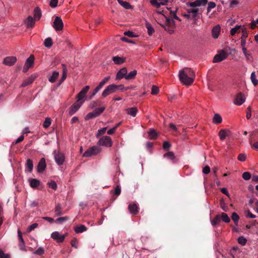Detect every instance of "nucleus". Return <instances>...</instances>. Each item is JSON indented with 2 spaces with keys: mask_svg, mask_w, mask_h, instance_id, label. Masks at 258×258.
<instances>
[{
  "mask_svg": "<svg viewBox=\"0 0 258 258\" xmlns=\"http://www.w3.org/2000/svg\"><path fill=\"white\" fill-rule=\"evenodd\" d=\"M179 77L180 81L183 84L186 85H190L194 82L195 74L191 70L185 68L179 72Z\"/></svg>",
  "mask_w": 258,
  "mask_h": 258,
  "instance_id": "nucleus-1",
  "label": "nucleus"
},
{
  "mask_svg": "<svg viewBox=\"0 0 258 258\" xmlns=\"http://www.w3.org/2000/svg\"><path fill=\"white\" fill-rule=\"evenodd\" d=\"M162 17L165 19V24H160V25L164 28L165 30L170 34H172L174 32V29L175 26V22L174 20L167 18L165 15H162Z\"/></svg>",
  "mask_w": 258,
  "mask_h": 258,
  "instance_id": "nucleus-2",
  "label": "nucleus"
},
{
  "mask_svg": "<svg viewBox=\"0 0 258 258\" xmlns=\"http://www.w3.org/2000/svg\"><path fill=\"white\" fill-rule=\"evenodd\" d=\"M101 150L97 146H93L86 150L83 155V157H89L97 155L100 153Z\"/></svg>",
  "mask_w": 258,
  "mask_h": 258,
  "instance_id": "nucleus-3",
  "label": "nucleus"
},
{
  "mask_svg": "<svg viewBox=\"0 0 258 258\" xmlns=\"http://www.w3.org/2000/svg\"><path fill=\"white\" fill-rule=\"evenodd\" d=\"M97 144L99 146L110 147L112 145V141L110 137L103 136L100 138Z\"/></svg>",
  "mask_w": 258,
  "mask_h": 258,
  "instance_id": "nucleus-4",
  "label": "nucleus"
},
{
  "mask_svg": "<svg viewBox=\"0 0 258 258\" xmlns=\"http://www.w3.org/2000/svg\"><path fill=\"white\" fill-rule=\"evenodd\" d=\"M54 159L56 163L58 165H61L63 164L65 160L64 155L62 153L57 152L56 151L53 152Z\"/></svg>",
  "mask_w": 258,
  "mask_h": 258,
  "instance_id": "nucleus-5",
  "label": "nucleus"
},
{
  "mask_svg": "<svg viewBox=\"0 0 258 258\" xmlns=\"http://www.w3.org/2000/svg\"><path fill=\"white\" fill-rule=\"evenodd\" d=\"M114 87V84H111L107 86L102 93V97H106L109 95L116 92Z\"/></svg>",
  "mask_w": 258,
  "mask_h": 258,
  "instance_id": "nucleus-6",
  "label": "nucleus"
},
{
  "mask_svg": "<svg viewBox=\"0 0 258 258\" xmlns=\"http://www.w3.org/2000/svg\"><path fill=\"white\" fill-rule=\"evenodd\" d=\"M53 27L56 31H60L62 30L63 27V22L61 19L56 16L54 19Z\"/></svg>",
  "mask_w": 258,
  "mask_h": 258,
  "instance_id": "nucleus-7",
  "label": "nucleus"
},
{
  "mask_svg": "<svg viewBox=\"0 0 258 258\" xmlns=\"http://www.w3.org/2000/svg\"><path fill=\"white\" fill-rule=\"evenodd\" d=\"M207 0H196L193 2H188L186 3V6L191 8L199 7L202 5L205 6L207 3Z\"/></svg>",
  "mask_w": 258,
  "mask_h": 258,
  "instance_id": "nucleus-8",
  "label": "nucleus"
},
{
  "mask_svg": "<svg viewBox=\"0 0 258 258\" xmlns=\"http://www.w3.org/2000/svg\"><path fill=\"white\" fill-rule=\"evenodd\" d=\"M227 57V53L224 50H221L220 52L216 54L213 59L214 62H219L224 59Z\"/></svg>",
  "mask_w": 258,
  "mask_h": 258,
  "instance_id": "nucleus-9",
  "label": "nucleus"
},
{
  "mask_svg": "<svg viewBox=\"0 0 258 258\" xmlns=\"http://www.w3.org/2000/svg\"><path fill=\"white\" fill-rule=\"evenodd\" d=\"M83 102L84 101H78L77 99V101L70 107L69 114L71 115L74 114L80 108Z\"/></svg>",
  "mask_w": 258,
  "mask_h": 258,
  "instance_id": "nucleus-10",
  "label": "nucleus"
},
{
  "mask_svg": "<svg viewBox=\"0 0 258 258\" xmlns=\"http://www.w3.org/2000/svg\"><path fill=\"white\" fill-rule=\"evenodd\" d=\"M245 97L244 95L240 92L238 93L234 100V103L237 105H241L245 101Z\"/></svg>",
  "mask_w": 258,
  "mask_h": 258,
  "instance_id": "nucleus-11",
  "label": "nucleus"
},
{
  "mask_svg": "<svg viewBox=\"0 0 258 258\" xmlns=\"http://www.w3.org/2000/svg\"><path fill=\"white\" fill-rule=\"evenodd\" d=\"M17 61V58L15 56H11L5 57L3 60V63L6 66H12Z\"/></svg>",
  "mask_w": 258,
  "mask_h": 258,
  "instance_id": "nucleus-12",
  "label": "nucleus"
},
{
  "mask_svg": "<svg viewBox=\"0 0 258 258\" xmlns=\"http://www.w3.org/2000/svg\"><path fill=\"white\" fill-rule=\"evenodd\" d=\"M51 237L58 242H62L65 238V235H60L57 231L51 233Z\"/></svg>",
  "mask_w": 258,
  "mask_h": 258,
  "instance_id": "nucleus-13",
  "label": "nucleus"
},
{
  "mask_svg": "<svg viewBox=\"0 0 258 258\" xmlns=\"http://www.w3.org/2000/svg\"><path fill=\"white\" fill-rule=\"evenodd\" d=\"M89 89L90 86L87 85L82 89V90L78 94L77 96V98L78 99V101H81L85 97Z\"/></svg>",
  "mask_w": 258,
  "mask_h": 258,
  "instance_id": "nucleus-14",
  "label": "nucleus"
},
{
  "mask_svg": "<svg viewBox=\"0 0 258 258\" xmlns=\"http://www.w3.org/2000/svg\"><path fill=\"white\" fill-rule=\"evenodd\" d=\"M127 73V71L126 68H122L117 73L116 75V80H120L123 78L125 79Z\"/></svg>",
  "mask_w": 258,
  "mask_h": 258,
  "instance_id": "nucleus-15",
  "label": "nucleus"
},
{
  "mask_svg": "<svg viewBox=\"0 0 258 258\" xmlns=\"http://www.w3.org/2000/svg\"><path fill=\"white\" fill-rule=\"evenodd\" d=\"M167 3H168L167 0H151V4L156 8L166 5Z\"/></svg>",
  "mask_w": 258,
  "mask_h": 258,
  "instance_id": "nucleus-16",
  "label": "nucleus"
},
{
  "mask_svg": "<svg viewBox=\"0 0 258 258\" xmlns=\"http://www.w3.org/2000/svg\"><path fill=\"white\" fill-rule=\"evenodd\" d=\"M230 133L229 130L226 129L221 130L218 134L220 140H224L227 136H228Z\"/></svg>",
  "mask_w": 258,
  "mask_h": 258,
  "instance_id": "nucleus-17",
  "label": "nucleus"
},
{
  "mask_svg": "<svg viewBox=\"0 0 258 258\" xmlns=\"http://www.w3.org/2000/svg\"><path fill=\"white\" fill-rule=\"evenodd\" d=\"M46 168L45 160L44 158H41L39 161L37 166V171L38 172H43Z\"/></svg>",
  "mask_w": 258,
  "mask_h": 258,
  "instance_id": "nucleus-18",
  "label": "nucleus"
},
{
  "mask_svg": "<svg viewBox=\"0 0 258 258\" xmlns=\"http://www.w3.org/2000/svg\"><path fill=\"white\" fill-rule=\"evenodd\" d=\"M35 77L32 75L28 77L27 79H25L22 84L21 85V87H26L30 84H31L35 80Z\"/></svg>",
  "mask_w": 258,
  "mask_h": 258,
  "instance_id": "nucleus-19",
  "label": "nucleus"
},
{
  "mask_svg": "<svg viewBox=\"0 0 258 258\" xmlns=\"http://www.w3.org/2000/svg\"><path fill=\"white\" fill-rule=\"evenodd\" d=\"M220 32V27L219 25H216L213 27L212 30V37L215 38H218Z\"/></svg>",
  "mask_w": 258,
  "mask_h": 258,
  "instance_id": "nucleus-20",
  "label": "nucleus"
},
{
  "mask_svg": "<svg viewBox=\"0 0 258 258\" xmlns=\"http://www.w3.org/2000/svg\"><path fill=\"white\" fill-rule=\"evenodd\" d=\"M187 13L192 16V19H196L198 16L199 9L196 8H191L186 10Z\"/></svg>",
  "mask_w": 258,
  "mask_h": 258,
  "instance_id": "nucleus-21",
  "label": "nucleus"
},
{
  "mask_svg": "<svg viewBox=\"0 0 258 258\" xmlns=\"http://www.w3.org/2000/svg\"><path fill=\"white\" fill-rule=\"evenodd\" d=\"M138 209V206L135 204L128 205V209L132 214L136 215L139 212Z\"/></svg>",
  "mask_w": 258,
  "mask_h": 258,
  "instance_id": "nucleus-22",
  "label": "nucleus"
},
{
  "mask_svg": "<svg viewBox=\"0 0 258 258\" xmlns=\"http://www.w3.org/2000/svg\"><path fill=\"white\" fill-rule=\"evenodd\" d=\"M29 181L30 186L33 188H37L40 184V181L35 178H30Z\"/></svg>",
  "mask_w": 258,
  "mask_h": 258,
  "instance_id": "nucleus-23",
  "label": "nucleus"
},
{
  "mask_svg": "<svg viewBox=\"0 0 258 258\" xmlns=\"http://www.w3.org/2000/svg\"><path fill=\"white\" fill-rule=\"evenodd\" d=\"M112 60L116 64H121L125 62V58L123 57H120L118 56H113L112 57Z\"/></svg>",
  "mask_w": 258,
  "mask_h": 258,
  "instance_id": "nucleus-24",
  "label": "nucleus"
},
{
  "mask_svg": "<svg viewBox=\"0 0 258 258\" xmlns=\"http://www.w3.org/2000/svg\"><path fill=\"white\" fill-rule=\"evenodd\" d=\"M126 113L133 117H135L137 115L138 109L136 107H132L126 109Z\"/></svg>",
  "mask_w": 258,
  "mask_h": 258,
  "instance_id": "nucleus-25",
  "label": "nucleus"
},
{
  "mask_svg": "<svg viewBox=\"0 0 258 258\" xmlns=\"http://www.w3.org/2000/svg\"><path fill=\"white\" fill-rule=\"evenodd\" d=\"M18 238L20 241L19 246L20 247V249L21 250L25 249V242L24 240L22 237V233L20 230L18 231Z\"/></svg>",
  "mask_w": 258,
  "mask_h": 258,
  "instance_id": "nucleus-26",
  "label": "nucleus"
},
{
  "mask_svg": "<svg viewBox=\"0 0 258 258\" xmlns=\"http://www.w3.org/2000/svg\"><path fill=\"white\" fill-rule=\"evenodd\" d=\"M61 66L62 67V75L61 78L59 83V84L62 83L64 81V80L66 79L67 76V71H68L67 66L66 64H62Z\"/></svg>",
  "mask_w": 258,
  "mask_h": 258,
  "instance_id": "nucleus-27",
  "label": "nucleus"
},
{
  "mask_svg": "<svg viewBox=\"0 0 258 258\" xmlns=\"http://www.w3.org/2000/svg\"><path fill=\"white\" fill-rule=\"evenodd\" d=\"M35 19L32 16H29L25 21V23L28 28L32 27L35 25Z\"/></svg>",
  "mask_w": 258,
  "mask_h": 258,
  "instance_id": "nucleus-28",
  "label": "nucleus"
},
{
  "mask_svg": "<svg viewBox=\"0 0 258 258\" xmlns=\"http://www.w3.org/2000/svg\"><path fill=\"white\" fill-rule=\"evenodd\" d=\"M59 76V72L57 71H54L52 75L49 77L48 81L51 83H54L56 79Z\"/></svg>",
  "mask_w": 258,
  "mask_h": 258,
  "instance_id": "nucleus-29",
  "label": "nucleus"
},
{
  "mask_svg": "<svg viewBox=\"0 0 258 258\" xmlns=\"http://www.w3.org/2000/svg\"><path fill=\"white\" fill-rule=\"evenodd\" d=\"M222 121V118L221 116L218 114H215L213 118V122L216 124H219Z\"/></svg>",
  "mask_w": 258,
  "mask_h": 258,
  "instance_id": "nucleus-30",
  "label": "nucleus"
},
{
  "mask_svg": "<svg viewBox=\"0 0 258 258\" xmlns=\"http://www.w3.org/2000/svg\"><path fill=\"white\" fill-rule=\"evenodd\" d=\"M34 57L33 55H31L28 57L25 62V65L29 67V68L31 67L34 63Z\"/></svg>",
  "mask_w": 258,
  "mask_h": 258,
  "instance_id": "nucleus-31",
  "label": "nucleus"
},
{
  "mask_svg": "<svg viewBox=\"0 0 258 258\" xmlns=\"http://www.w3.org/2000/svg\"><path fill=\"white\" fill-rule=\"evenodd\" d=\"M41 16V13L40 9L36 8L34 11V19L38 20Z\"/></svg>",
  "mask_w": 258,
  "mask_h": 258,
  "instance_id": "nucleus-32",
  "label": "nucleus"
},
{
  "mask_svg": "<svg viewBox=\"0 0 258 258\" xmlns=\"http://www.w3.org/2000/svg\"><path fill=\"white\" fill-rule=\"evenodd\" d=\"M86 227L83 225L78 226L75 228V231L77 233H82L83 232L86 231Z\"/></svg>",
  "mask_w": 258,
  "mask_h": 258,
  "instance_id": "nucleus-33",
  "label": "nucleus"
},
{
  "mask_svg": "<svg viewBox=\"0 0 258 258\" xmlns=\"http://www.w3.org/2000/svg\"><path fill=\"white\" fill-rule=\"evenodd\" d=\"M137 74V71L136 70H133L130 72L125 77L126 80H132L135 78Z\"/></svg>",
  "mask_w": 258,
  "mask_h": 258,
  "instance_id": "nucleus-34",
  "label": "nucleus"
},
{
  "mask_svg": "<svg viewBox=\"0 0 258 258\" xmlns=\"http://www.w3.org/2000/svg\"><path fill=\"white\" fill-rule=\"evenodd\" d=\"M118 3L124 9H130L132 8V6L127 2H124L121 0H117Z\"/></svg>",
  "mask_w": 258,
  "mask_h": 258,
  "instance_id": "nucleus-35",
  "label": "nucleus"
},
{
  "mask_svg": "<svg viewBox=\"0 0 258 258\" xmlns=\"http://www.w3.org/2000/svg\"><path fill=\"white\" fill-rule=\"evenodd\" d=\"M146 28L147 29L148 33L149 35H151L154 32V29L151 25L148 22L146 23Z\"/></svg>",
  "mask_w": 258,
  "mask_h": 258,
  "instance_id": "nucleus-36",
  "label": "nucleus"
},
{
  "mask_svg": "<svg viewBox=\"0 0 258 258\" xmlns=\"http://www.w3.org/2000/svg\"><path fill=\"white\" fill-rule=\"evenodd\" d=\"M44 45L47 48H50L52 45V39L50 37L45 39L44 42Z\"/></svg>",
  "mask_w": 258,
  "mask_h": 258,
  "instance_id": "nucleus-37",
  "label": "nucleus"
},
{
  "mask_svg": "<svg viewBox=\"0 0 258 258\" xmlns=\"http://www.w3.org/2000/svg\"><path fill=\"white\" fill-rule=\"evenodd\" d=\"M163 156L164 157H166L172 161H174V160L175 158L174 154L173 153V152H168L167 153L165 154Z\"/></svg>",
  "mask_w": 258,
  "mask_h": 258,
  "instance_id": "nucleus-38",
  "label": "nucleus"
},
{
  "mask_svg": "<svg viewBox=\"0 0 258 258\" xmlns=\"http://www.w3.org/2000/svg\"><path fill=\"white\" fill-rule=\"evenodd\" d=\"M148 134L151 139H155L157 137L156 131L153 129H150Z\"/></svg>",
  "mask_w": 258,
  "mask_h": 258,
  "instance_id": "nucleus-39",
  "label": "nucleus"
},
{
  "mask_svg": "<svg viewBox=\"0 0 258 258\" xmlns=\"http://www.w3.org/2000/svg\"><path fill=\"white\" fill-rule=\"evenodd\" d=\"M110 76H107L105 77L97 86L100 89L103 87V86L110 79Z\"/></svg>",
  "mask_w": 258,
  "mask_h": 258,
  "instance_id": "nucleus-40",
  "label": "nucleus"
},
{
  "mask_svg": "<svg viewBox=\"0 0 258 258\" xmlns=\"http://www.w3.org/2000/svg\"><path fill=\"white\" fill-rule=\"evenodd\" d=\"M221 222V218L220 215H218L211 221V223L213 225H216L220 223Z\"/></svg>",
  "mask_w": 258,
  "mask_h": 258,
  "instance_id": "nucleus-41",
  "label": "nucleus"
},
{
  "mask_svg": "<svg viewBox=\"0 0 258 258\" xmlns=\"http://www.w3.org/2000/svg\"><path fill=\"white\" fill-rule=\"evenodd\" d=\"M222 220L225 223H229L230 221V219L228 217V215L225 213H222L221 216L220 217Z\"/></svg>",
  "mask_w": 258,
  "mask_h": 258,
  "instance_id": "nucleus-42",
  "label": "nucleus"
},
{
  "mask_svg": "<svg viewBox=\"0 0 258 258\" xmlns=\"http://www.w3.org/2000/svg\"><path fill=\"white\" fill-rule=\"evenodd\" d=\"M55 213L56 216H59L61 215V208L59 204H57L55 205Z\"/></svg>",
  "mask_w": 258,
  "mask_h": 258,
  "instance_id": "nucleus-43",
  "label": "nucleus"
},
{
  "mask_svg": "<svg viewBox=\"0 0 258 258\" xmlns=\"http://www.w3.org/2000/svg\"><path fill=\"white\" fill-rule=\"evenodd\" d=\"M26 166H27V167L28 168L29 171L30 172H31L33 168V162L31 159H27V163H26Z\"/></svg>",
  "mask_w": 258,
  "mask_h": 258,
  "instance_id": "nucleus-44",
  "label": "nucleus"
},
{
  "mask_svg": "<svg viewBox=\"0 0 258 258\" xmlns=\"http://www.w3.org/2000/svg\"><path fill=\"white\" fill-rule=\"evenodd\" d=\"M232 220L234 221V223L237 225L239 219V216L236 213H232V216H231Z\"/></svg>",
  "mask_w": 258,
  "mask_h": 258,
  "instance_id": "nucleus-45",
  "label": "nucleus"
},
{
  "mask_svg": "<svg viewBox=\"0 0 258 258\" xmlns=\"http://www.w3.org/2000/svg\"><path fill=\"white\" fill-rule=\"evenodd\" d=\"M250 79H251V82H252L254 86H256L257 85L258 80L256 79V76H255L254 72H252L251 74Z\"/></svg>",
  "mask_w": 258,
  "mask_h": 258,
  "instance_id": "nucleus-46",
  "label": "nucleus"
},
{
  "mask_svg": "<svg viewBox=\"0 0 258 258\" xmlns=\"http://www.w3.org/2000/svg\"><path fill=\"white\" fill-rule=\"evenodd\" d=\"M98 116L96 115L95 111L94 110L93 112H90L85 117L86 119H92L97 117Z\"/></svg>",
  "mask_w": 258,
  "mask_h": 258,
  "instance_id": "nucleus-47",
  "label": "nucleus"
},
{
  "mask_svg": "<svg viewBox=\"0 0 258 258\" xmlns=\"http://www.w3.org/2000/svg\"><path fill=\"white\" fill-rule=\"evenodd\" d=\"M51 123V119L49 117H47L45 118V120L43 123V126L45 128L48 127Z\"/></svg>",
  "mask_w": 258,
  "mask_h": 258,
  "instance_id": "nucleus-48",
  "label": "nucleus"
},
{
  "mask_svg": "<svg viewBox=\"0 0 258 258\" xmlns=\"http://www.w3.org/2000/svg\"><path fill=\"white\" fill-rule=\"evenodd\" d=\"M246 242V239L243 236H240L238 238V242L242 245H245Z\"/></svg>",
  "mask_w": 258,
  "mask_h": 258,
  "instance_id": "nucleus-49",
  "label": "nucleus"
},
{
  "mask_svg": "<svg viewBox=\"0 0 258 258\" xmlns=\"http://www.w3.org/2000/svg\"><path fill=\"white\" fill-rule=\"evenodd\" d=\"M216 4L213 2H210L208 4L207 12H209L211 9L216 7Z\"/></svg>",
  "mask_w": 258,
  "mask_h": 258,
  "instance_id": "nucleus-50",
  "label": "nucleus"
},
{
  "mask_svg": "<svg viewBox=\"0 0 258 258\" xmlns=\"http://www.w3.org/2000/svg\"><path fill=\"white\" fill-rule=\"evenodd\" d=\"M44 253V250L42 247H39L36 250H35L33 253L37 255H42Z\"/></svg>",
  "mask_w": 258,
  "mask_h": 258,
  "instance_id": "nucleus-51",
  "label": "nucleus"
},
{
  "mask_svg": "<svg viewBox=\"0 0 258 258\" xmlns=\"http://www.w3.org/2000/svg\"><path fill=\"white\" fill-rule=\"evenodd\" d=\"M105 108L104 107H102L100 108H96L94 110L96 115L98 116L100 115L105 110Z\"/></svg>",
  "mask_w": 258,
  "mask_h": 258,
  "instance_id": "nucleus-52",
  "label": "nucleus"
},
{
  "mask_svg": "<svg viewBox=\"0 0 258 258\" xmlns=\"http://www.w3.org/2000/svg\"><path fill=\"white\" fill-rule=\"evenodd\" d=\"M242 178L246 180H248L251 178V174L248 172H245L242 174Z\"/></svg>",
  "mask_w": 258,
  "mask_h": 258,
  "instance_id": "nucleus-53",
  "label": "nucleus"
},
{
  "mask_svg": "<svg viewBox=\"0 0 258 258\" xmlns=\"http://www.w3.org/2000/svg\"><path fill=\"white\" fill-rule=\"evenodd\" d=\"M48 185L49 187L51 188L52 189L55 190L57 188V184L56 182L54 181H51L50 182L48 183Z\"/></svg>",
  "mask_w": 258,
  "mask_h": 258,
  "instance_id": "nucleus-54",
  "label": "nucleus"
},
{
  "mask_svg": "<svg viewBox=\"0 0 258 258\" xmlns=\"http://www.w3.org/2000/svg\"><path fill=\"white\" fill-rule=\"evenodd\" d=\"M240 26L237 25L235 27L232 28L230 31V34L233 36L237 32V30L240 28Z\"/></svg>",
  "mask_w": 258,
  "mask_h": 258,
  "instance_id": "nucleus-55",
  "label": "nucleus"
},
{
  "mask_svg": "<svg viewBox=\"0 0 258 258\" xmlns=\"http://www.w3.org/2000/svg\"><path fill=\"white\" fill-rule=\"evenodd\" d=\"M107 127H103L98 131L97 134L96 135V137H98L99 136L103 135L105 131H106Z\"/></svg>",
  "mask_w": 258,
  "mask_h": 258,
  "instance_id": "nucleus-56",
  "label": "nucleus"
},
{
  "mask_svg": "<svg viewBox=\"0 0 258 258\" xmlns=\"http://www.w3.org/2000/svg\"><path fill=\"white\" fill-rule=\"evenodd\" d=\"M0 258H10V255L4 253V251L0 248Z\"/></svg>",
  "mask_w": 258,
  "mask_h": 258,
  "instance_id": "nucleus-57",
  "label": "nucleus"
},
{
  "mask_svg": "<svg viewBox=\"0 0 258 258\" xmlns=\"http://www.w3.org/2000/svg\"><path fill=\"white\" fill-rule=\"evenodd\" d=\"M158 92L159 88L157 86L153 85L152 87L151 94L153 95H156Z\"/></svg>",
  "mask_w": 258,
  "mask_h": 258,
  "instance_id": "nucleus-58",
  "label": "nucleus"
},
{
  "mask_svg": "<svg viewBox=\"0 0 258 258\" xmlns=\"http://www.w3.org/2000/svg\"><path fill=\"white\" fill-rule=\"evenodd\" d=\"M58 0H50L49 6L52 8H55L57 6Z\"/></svg>",
  "mask_w": 258,
  "mask_h": 258,
  "instance_id": "nucleus-59",
  "label": "nucleus"
},
{
  "mask_svg": "<svg viewBox=\"0 0 258 258\" xmlns=\"http://www.w3.org/2000/svg\"><path fill=\"white\" fill-rule=\"evenodd\" d=\"M100 89L98 86H97L91 93L90 96V99H92L96 95V94L100 91Z\"/></svg>",
  "mask_w": 258,
  "mask_h": 258,
  "instance_id": "nucleus-60",
  "label": "nucleus"
},
{
  "mask_svg": "<svg viewBox=\"0 0 258 258\" xmlns=\"http://www.w3.org/2000/svg\"><path fill=\"white\" fill-rule=\"evenodd\" d=\"M124 35L130 37H136L137 36L135 35L132 31H128L124 32Z\"/></svg>",
  "mask_w": 258,
  "mask_h": 258,
  "instance_id": "nucleus-61",
  "label": "nucleus"
},
{
  "mask_svg": "<svg viewBox=\"0 0 258 258\" xmlns=\"http://www.w3.org/2000/svg\"><path fill=\"white\" fill-rule=\"evenodd\" d=\"M176 10L175 11H170L171 16L173 17L174 19L178 20L179 21H180L181 19L176 16Z\"/></svg>",
  "mask_w": 258,
  "mask_h": 258,
  "instance_id": "nucleus-62",
  "label": "nucleus"
},
{
  "mask_svg": "<svg viewBox=\"0 0 258 258\" xmlns=\"http://www.w3.org/2000/svg\"><path fill=\"white\" fill-rule=\"evenodd\" d=\"M38 226V224L37 223H33L31 224L27 229L28 232H30L35 229Z\"/></svg>",
  "mask_w": 258,
  "mask_h": 258,
  "instance_id": "nucleus-63",
  "label": "nucleus"
},
{
  "mask_svg": "<svg viewBox=\"0 0 258 258\" xmlns=\"http://www.w3.org/2000/svg\"><path fill=\"white\" fill-rule=\"evenodd\" d=\"M121 192V189L119 185H117L114 190V194L117 196H119Z\"/></svg>",
  "mask_w": 258,
  "mask_h": 258,
  "instance_id": "nucleus-64",
  "label": "nucleus"
}]
</instances>
